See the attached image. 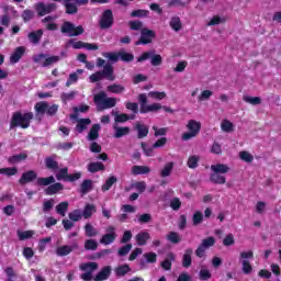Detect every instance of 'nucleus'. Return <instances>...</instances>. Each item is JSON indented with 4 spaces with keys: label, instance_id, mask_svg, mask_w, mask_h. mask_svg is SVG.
I'll use <instances>...</instances> for the list:
<instances>
[{
    "label": "nucleus",
    "instance_id": "423d86ee",
    "mask_svg": "<svg viewBox=\"0 0 281 281\" xmlns=\"http://www.w3.org/2000/svg\"><path fill=\"white\" fill-rule=\"evenodd\" d=\"M34 63H41L42 67H49L60 60L59 56H47L45 54L35 55L33 57Z\"/></svg>",
    "mask_w": 281,
    "mask_h": 281
},
{
    "label": "nucleus",
    "instance_id": "b1692460",
    "mask_svg": "<svg viewBox=\"0 0 281 281\" xmlns=\"http://www.w3.org/2000/svg\"><path fill=\"white\" fill-rule=\"evenodd\" d=\"M111 276V266L104 267L95 277V281L106 280Z\"/></svg>",
    "mask_w": 281,
    "mask_h": 281
},
{
    "label": "nucleus",
    "instance_id": "72a5a7b5",
    "mask_svg": "<svg viewBox=\"0 0 281 281\" xmlns=\"http://www.w3.org/2000/svg\"><path fill=\"white\" fill-rule=\"evenodd\" d=\"M67 210H69V203H68V202H60V203L56 206V212H57V214H59L60 216H66Z\"/></svg>",
    "mask_w": 281,
    "mask_h": 281
},
{
    "label": "nucleus",
    "instance_id": "412c9836",
    "mask_svg": "<svg viewBox=\"0 0 281 281\" xmlns=\"http://www.w3.org/2000/svg\"><path fill=\"white\" fill-rule=\"evenodd\" d=\"M36 179V171H26L22 175L20 179V183L25 184V183H31V181H34Z\"/></svg>",
    "mask_w": 281,
    "mask_h": 281
},
{
    "label": "nucleus",
    "instance_id": "4c0bfd02",
    "mask_svg": "<svg viewBox=\"0 0 281 281\" xmlns=\"http://www.w3.org/2000/svg\"><path fill=\"white\" fill-rule=\"evenodd\" d=\"M34 231H18L19 240H27L34 236Z\"/></svg>",
    "mask_w": 281,
    "mask_h": 281
},
{
    "label": "nucleus",
    "instance_id": "f8f14e48",
    "mask_svg": "<svg viewBox=\"0 0 281 281\" xmlns=\"http://www.w3.org/2000/svg\"><path fill=\"white\" fill-rule=\"evenodd\" d=\"M113 25V12L111 10H106L103 12L101 20H100V26L103 30H106V27H111Z\"/></svg>",
    "mask_w": 281,
    "mask_h": 281
},
{
    "label": "nucleus",
    "instance_id": "338daca9",
    "mask_svg": "<svg viewBox=\"0 0 281 281\" xmlns=\"http://www.w3.org/2000/svg\"><path fill=\"white\" fill-rule=\"evenodd\" d=\"M187 164L189 168H196V166H199V156L189 157Z\"/></svg>",
    "mask_w": 281,
    "mask_h": 281
},
{
    "label": "nucleus",
    "instance_id": "f704fd0d",
    "mask_svg": "<svg viewBox=\"0 0 281 281\" xmlns=\"http://www.w3.org/2000/svg\"><path fill=\"white\" fill-rule=\"evenodd\" d=\"M117 182V178L115 176H111L105 180V183L102 186L103 192H106L113 188V184Z\"/></svg>",
    "mask_w": 281,
    "mask_h": 281
},
{
    "label": "nucleus",
    "instance_id": "864d4df0",
    "mask_svg": "<svg viewBox=\"0 0 281 281\" xmlns=\"http://www.w3.org/2000/svg\"><path fill=\"white\" fill-rule=\"evenodd\" d=\"M47 109H48V105H47V102H38L35 104V111L36 113H47Z\"/></svg>",
    "mask_w": 281,
    "mask_h": 281
},
{
    "label": "nucleus",
    "instance_id": "de8ad7c7",
    "mask_svg": "<svg viewBox=\"0 0 281 281\" xmlns=\"http://www.w3.org/2000/svg\"><path fill=\"white\" fill-rule=\"evenodd\" d=\"M221 128L224 133H232V131H234V124L228 120H224L221 124Z\"/></svg>",
    "mask_w": 281,
    "mask_h": 281
},
{
    "label": "nucleus",
    "instance_id": "3c124183",
    "mask_svg": "<svg viewBox=\"0 0 281 281\" xmlns=\"http://www.w3.org/2000/svg\"><path fill=\"white\" fill-rule=\"evenodd\" d=\"M147 97L153 98V100H164V98H166V92L150 91Z\"/></svg>",
    "mask_w": 281,
    "mask_h": 281
},
{
    "label": "nucleus",
    "instance_id": "7ed1b4c3",
    "mask_svg": "<svg viewBox=\"0 0 281 281\" xmlns=\"http://www.w3.org/2000/svg\"><path fill=\"white\" fill-rule=\"evenodd\" d=\"M138 102L140 103V113H153L161 109V103L147 104L148 97L146 95V93H142L138 95Z\"/></svg>",
    "mask_w": 281,
    "mask_h": 281
},
{
    "label": "nucleus",
    "instance_id": "cd10ccee",
    "mask_svg": "<svg viewBox=\"0 0 281 281\" xmlns=\"http://www.w3.org/2000/svg\"><path fill=\"white\" fill-rule=\"evenodd\" d=\"M83 72H85V70L77 69L76 72L70 74L69 78L66 82V87H71V85H76V82H78V75L83 74Z\"/></svg>",
    "mask_w": 281,
    "mask_h": 281
},
{
    "label": "nucleus",
    "instance_id": "49530a36",
    "mask_svg": "<svg viewBox=\"0 0 281 281\" xmlns=\"http://www.w3.org/2000/svg\"><path fill=\"white\" fill-rule=\"evenodd\" d=\"M119 58H121V60H123V63H131V60H133L135 58V56H133V54H131V53L120 50Z\"/></svg>",
    "mask_w": 281,
    "mask_h": 281
},
{
    "label": "nucleus",
    "instance_id": "ea45409f",
    "mask_svg": "<svg viewBox=\"0 0 281 281\" xmlns=\"http://www.w3.org/2000/svg\"><path fill=\"white\" fill-rule=\"evenodd\" d=\"M19 170L15 167L0 168V175H5V177H14Z\"/></svg>",
    "mask_w": 281,
    "mask_h": 281
},
{
    "label": "nucleus",
    "instance_id": "aec40b11",
    "mask_svg": "<svg viewBox=\"0 0 281 281\" xmlns=\"http://www.w3.org/2000/svg\"><path fill=\"white\" fill-rule=\"evenodd\" d=\"M114 128V137L116 139H120V137H124L125 135H128V133H131V128L128 127H120L117 126V124H114L113 126Z\"/></svg>",
    "mask_w": 281,
    "mask_h": 281
},
{
    "label": "nucleus",
    "instance_id": "603ef678",
    "mask_svg": "<svg viewBox=\"0 0 281 281\" xmlns=\"http://www.w3.org/2000/svg\"><path fill=\"white\" fill-rule=\"evenodd\" d=\"M85 249L91 250V251H95V249H98V241H95V239H88L85 243Z\"/></svg>",
    "mask_w": 281,
    "mask_h": 281
},
{
    "label": "nucleus",
    "instance_id": "c03bdc74",
    "mask_svg": "<svg viewBox=\"0 0 281 281\" xmlns=\"http://www.w3.org/2000/svg\"><path fill=\"white\" fill-rule=\"evenodd\" d=\"M54 19H56V18H54V16H52V15H48V16H46V18L44 19V22L47 23V25H46V29H47V30H50V31L58 30V25L53 22Z\"/></svg>",
    "mask_w": 281,
    "mask_h": 281
},
{
    "label": "nucleus",
    "instance_id": "f257e3e1",
    "mask_svg": "<svg viewBox=\"0 0 281 281\" xmlns=\"http://www.w3.org/2000/svg\"><path fill=\"white\" fill-rule=\"evenodd\" d=\"M94 103L98 111H104L106 109H113L117 104V99L108 98L106 92L101 91L98 94H94Z\"/></svg>",
    "mask_w": 281,
    "mask_h": 281
},
{
    "label": "nucleus",
    "instance_id": "a211bd4d",
    "mask_svg": "<svg viewBox=\"0 0 281 281\" xmlns=\"http://www.w3.org/2000/svg\"><path fill=\"white\" fill-rule=\"evenodd\" d=\"M135 240L139 247H144L150 240V234L148 232H140L136 235Z\"/></svg>",
    "mask_w": 281,
    "mask_h": 281
},
{
    "label": "nucleus",
    "instance_id": "6ab92c4d",
    "mask_svg": "<svg viewBox=\"0 0 281 281\" xmlns=\"http://www.w3.org/2000/svg\"><path fill=\"white\" fill-rule=\"evenodd\" d=\"M169 25L173 32H181L183 24L181 23L180 16H172L169 21Z\"/></svg>",
    "mask_w": 281,
    "mask_h": 281
},
{
    "label": "nucleus",
    "instance_id": "4468645a",
    "mask_svg": "<svg viewBox=\"0 0 281 281\" xmlns=\"http://www.w3.org/2000/svg\"><path fill=\"white\" fill-rule=\"evenodd\" d=\"M56 10L55 3H38L37 4V12L40 16H45V14H49V12H54Z\"/></svg>",
    "mask_w": 281,
    "mask_h": 281
},
{
    "label": "nucleus",
    "instance_id": "20e7f679",
    "mask_svg": "<svg viewBox=\"0 0 281 281\" xmlns=\"http://www.w3.org/2000/svg\"><path fill=\"white\" fill-rule=\"evenodd\" d=\"M187 128L189 132H186L182 135V139L188 142V139H192V137H196L201 131V122L190 120L187 124Z\"/></svg>",
    "mask_w": 281,
    "mask_h": 281
},
{
    "label": "nucleus",
    "instance_id": "ddd939ff",
    "mask_svg": "<svg viewBox=\"0 0 281 281\" xmlns=\"http://www.w3.org/2000/svg\"><path fill=\"white\" fill-rule=\"evenodd\" d=\"M68 45H71V47H74V49H82V47H85V49H88V50L98 49V45H95V44L83 43L80 41L76 42L74 40H70L68 42Z\"/></svg>",
    "mask_w": 281,
    "mask_h": 281
},
{
    "label": "nucleus",
    "instance_id": "393cba45",
    "mask_svg": "<svg viewBox=\"0 0 281 281\" xmlns=\"http://www.w3.org/2000/svg\"><path fill=\"white\" fill-rule=\"evenodd\" d=\"M150 172V167L148 166H134L132 167V175H148Z\"/></svg>",
    "mask_w": 281,
    "mask_h": 281
},
{
    "label": "nucleus",
    "instance_id": "a18cd8bd",
    "mask_svg": "<svg viewBox=\"0 0 281 281\" xmlns=\"http://www.w3.org/2000/svg\"><path fill=\"white\" fill-rule=\"evenodd\" d=\"M85 232H86V236H88L89 238H91L93 236H98V231L95 229V227H93V225H91L89 223L86 224Z\"/></svg>",
    "mask_w": 281,
    "mask_h": 281
},
{
    "label": "nucleus",
    "instance_id": "1a4fd4ad",
    "mask_svg": "<svg viewBox=\"0 0 281 281\" xmlns=\"http://www.w3.org/2000/svg\"><path fill=\"white\" fill-rule=\"evenodd\" d=\"M61 32L68 34V36H80L85 32V29L82 26L76 27L71 22H65L61 26Z\"/></svg>",
    "mask_w": 281,
    "mask_h": 281
},
{
    "label": "nucleus",
    "instance_id": "680f3d73",
    "mask_svg": "<svg viewBox=\"0 0 281 281\" xmlns=\"http://www.w3.org/2000/svg\"><path fill=\"white\" fill-rule=\"evenodd\" d=\"M186 67H188V61L186 60L179 61L177 66L173 68V71H176V74H181L186 71Z\"/></svg>",
    "mask_w": 281,
    "mask_h": 281
},
{
    "label": "nucleus",
    "instance_id": "c9c22d12",
    "mask_svg": "<svg viewBox=\"0 0 281 281\" xmlns=\"http://www.w3.org/2000/svg\"><path fill=\"white\" fill-rule=\"evenodd\" d=\"M239 159L246 164H251L254 161V155L247 150L239 151Z\"/></svg>",
    "mask_w": 281,
    "mask_h": 281
},
{
    "label": "nucleus",
    "instance_id": "58836bf2",
    "mask_svg": "<svg viewBox=\"0 0 281 281\" xmlns=\"http://www.w3.org/2000/svg\"><path fill=\"white\" fill-rule=\"evenodd\" d=\"M52 183H56L54 176L37 179V186H52Z\"/></svg>",
    "mask_w": 281,
    "mask_h": 281
},
{
    "label": "nucleus",
    "instance_id": "5fc2aeb1",
    "mask_svg": "<svg viewBox=\"0 0 281 281\" xmlns=\"http://www.w3.org/2000/svg\"><path fill=\"white\" fill-rule=\"evenodd\" d=\"M214 94V92H212L211 90H204L201 92V94L198 97V100L200 102H205V100H210V98H212V95Z\"/></svg>",
    "mask_w": 281,
    "mask_h": 281
},
{
    "label": "nucleus",
    "instance_id": "69168bd1",
    "mask_svg": "<svg viewBox=\"0 0 281 281\" xmlns=\"http://www.w3.org/2000/svg\"><path fill=\"white\" fill-rule=\"evenodd\" d=\"M108 91H110V93H122V91H124V87L120 85H112L108 87Z\"/></svg>",
    "mask_w": 281,
    "mask_h": 281
},
{
    "label": "nucleus",
    "instance_id": "774afa93",
    "mask_svg": "<svg viewBox=\"0 0 281 281\" xmlns=\"http://www.w3.org/2000/svg\"><path fill=\"white\" fill-rule=\"evenodd\" d=\"M89 190H91V180H85L81 183V193L87 194V192H89Z\"/></svg>",
    "mask_w": 281,
    "mask_h": 281
},
{
    "label": "nucleus",
    "instance_id": "5701e85b",
    "mask_svg": "<svg viewBox=\"0 0 281 281\" xmlns=\"http://www.w3.org/2000/svg\"><path fill=\"white\" fill-rule=\"evenodd\" d=\"M172 170H175V162H167L160 170V177H162L164 179L166 177H170V175H172Z\"/></svg>",
    "mask_w": 281,
    "mask_h": 281
},
{
    "label": "nucleus",
    "instance_id": "052dcab7",
    "mask_svg": "<svg viewBox=\"0 0 281 281\" xmlns=\"http://www.w3.org/2000/svg\"><path fill=\"white\" fill-rule=\"evenodd\" d=\"M27 156L25 154H19L9 158V164H19V161H23Z\"/></svg>",
    "mask_w": 281,
    "mask_h": 281
},
{
    "label": "nucleus",
    "instance_id": "79ce46f5",
    "mask_svg": "<svg viewBox=\"0 0 281 281\" xmlns=\"http://www.w3.org/2000/svg\"><path fill=\"white\" fill-rule=\"evenodd\" d=\"M211 181H212L213 183L223 184V183H225V181H227V180H226L225 176H223V175H221V173L213 172V173L211 175Z\"/></svg>",
    "mask_w": 281,
    "mask_h": 281
},
{
    "label": "nucleus",
    "instance_id": "a19ab883",
    "mask_svg": "<svg viewBox=\"0 0 281 281\" xmlns=\"http://www.w3.org/2000/svg\"><path fill=\"white\" fill-rule=\"evenodd\" d=\"M88 170L90 172H100V170H104V164L102 162H91L88 165Z\"/></svg>",
    "mask_w": 281,
    "mask_h": 281
},
{
    "label": "nucleus",
    "instance_id": "c85d7f7f",
    "mask_svg": "<svg viewBox=\"0 0 281 281\" xmlns=\"http://www.w3.org/2000/svg\"><path fill=\"white\" fill-rule=\"evenodd\" d=\"M42 36L43 30H38L29 34V41L30 43H33V45H36L41 41Z\"/></svg>",
    "mask_w": 281,
    "mask_h": 281
},
{
    "label": "nucleus",
    "instance_id": "7c9ffc66",
    "mask_svg": "<svg viewBox=\"0 0 281 281\" xmlns=\"http://www.w3.org/2000/svg\"><path fill=\"white\" fill-rule=\"evenodd\" d=\"M137 133H138V138L142 139L144 137H147L148 135V126L145 124L137 123L135 126Z\"/></svg>",
    "mask_w": 281,
    "mask_h": 281
},
{
    "label": "nucleus",
    "instance_id": "dca6fc26",
    "mask_svg": "<svg viewBox=\"0 0 281 281\" xmlns=\"http://www.w3.org/2000/svg\"><path fill=\"white\" fill-rule=\"evenodd\" d=\"M23 54H25V47L19 46L18 48H15V50L11 55L10 63L12 65H16V63H19L21 60V58L23 57Z\"/></svg>",
    "mask_w": 281,
    "mask_h": 281
},
{
    "label": "nucleus",
    "instance_id": "e2e57ef3",
    "mask_svg": "<svg viewBox=\"0 0 281 281\" xmlns=\"http://www.w3.org/2000/svg\"><path fill=\"white\" fill-rule=\"evenodd\" d=\"M167 239L169 240V243H173L175 245H177V243L181 240V237L176 232H171L167 235Z\"/></svg>",
    "mask_w": 281,
    "mask_h": 281
},
{
    "label": "nucleus",
    "instance_id": "09e8293b",
    "mask_svg": "<svg viewBox=\"0 0 281 281\" xmlns=\"http://www.w3.org/2000/svg\"><path fill=\"white\" fill-rule=\"evenodd\" d=\"M244 101H246L248 104H252L254 106H256V104H260V102H262V99H260V97L245 95Z\"/></svg>",
    "mask_w": 281,
    "mask_h": 281
},
{
    "label": "nucleus",
    "instance_id": "13d9d810",
    "mask_svg": "<svg viewBox=\"0 0 281 281\" xmlns=\"http://www.w3.org/2000/svg\"><path fill=\"white\" fill-rule=\"evenodd\" d=\"M216 243V239H214V237H207L205 239L202 240V246L205 248V249H210V247H214Z\"/></svg>",
    "mask_w": 281,
    "mask_h": 281
},
{
    "label": "nucleus",
    "instance_id": "6e6d98bb",
    "mask_svg": "<svg viewBox=\"0 0 281 281\" xmlns=\"http://www.w3.org/2000/svg\"><path fill=\"white\" fill-rule=\"evenodd\" d=\"M68 216H69L70 221L78 222L82 218V211L75 210V211L70 212Z\"/></svg>",
    "mask_w": 281,
    "mask_h": 281
},
{
    "label": "nucleus",
    "instance_id": "a878e982",
    "mask_svg": "<svg viewBox=\"0 0 281 281\" xmlns=\"http://www.w3.org/2000/svg\"><path fill=\"white\" fill-rule=\"evenodd\" d=\"M102 72V78H106L108 80H115V77L113 76V66H111L110 64H106L103 67V71Z\"/></svg>",
    "mask_w": 281,
    "mask_h": 281
},
{
    "label": "nucleus",
    "instance_id": "0e129e2a",
    "mask_svg": "<svg viewBox=\"0 0 281 281\" xmlns=\"http://www.w3.org/2000/svg\"><path fill=\"white\" fill-rule=\"evenodd\" d=\"M235 243H236V239H234V235L233 234L226 235L224 240H223V245L225 247H232V245H234Z\"/></svg>",
    "mask_w": 281,
    "mask_h": 281
},
{
    "label": "nucleus",
    "instance_id": "473e14b6",
    "mask_svg": "<svg viewBox=\"0 0 281 281\" xmlns=\"http://www.w3.org/2000/svg\"><path fill=\"white\" fill-rule=\"evenodd\" d=\"M99 133H100V124H94L91 127L90 133L88 134V139H90V142H93V139H98Z\"/></svg>",
    "mask_w": 281,
    "mask_h": 281
},
{
    "label": "nucleus",
    "instance_id": "bb28decb",
    "mask_svg": "<svg viewBox=\"0 0 281 281\" xmlns=\"http://www.w3.org/2000/svg\"><path fill=\"white\" fill-rule=\"evenodd\" d=\"M192 265V249L189 248L184 251V255L182 257V267L188 268Z\"/></svg>",
    "mask_w": 281,
    "mask_h": 281
},
{
    "label": "nucleus",
    "instance_id": "4be33fe9",
    "mask_svg": "<svg viewBox=\"0 0 281 281\" xmlns=\"http://www.w3.org/2000/svg\"><path fill=\"white\" fill-rule=\"evenodd\" d=\"M212 172H216L217 175H225L229 172V167L223 164H216L211 166Z\"/></svg>",
    "mask_w": 281,
    "mask_h": 281
},
{
    "label": "nucleus",
    "instance_id": "2f4dec72",
    "mask_svg": "<svg viewBox=\"0 0 281 281\" xmlns=\"http://www.w3.org/2000/svg\"><path fill=\"white\" fill-rule=\"evenodd\" d=\"M95 212V205L93 204H86L83 211H82V216L83 218H91Z\"/></svg>",
    "mask_w": 281,
    "mask_h": 281
},
{
    "label": "nucleus",
    "instance_id": "c756f323",
    "mask_svg": "<svg viewBox=\"0 0 281 281\" xmlns=\"http://www.w3.org/2000/svg\"><path fill=\"white\" fill-rule=\"evenodd\" d=\"M172 260H175V254L169 252L167 255V259L161 262L162 269H166V271H170V269H172Z\"/></svg>",
    "mask_w": 281,
    "mask_h": 281
},
{
    "label": "nucleus",
    "instance_id": "9d476101",
    "mask_svg": "<svg viewBox=\"0 0 281 281\" xmlns=\"http://www.w3.org/2000/svg\"><path fill=\"white\" fill-rule=\"evenodd\" d=\"M155 36V32L143 29L140 32V38L135 43V45H148V43H153V38Z\"/></svg>",
    "mask_w": 281,
    "mask_h": 281
},
{
    "label": "nucleus",
    "instance_id": "f03ea898",
    "mask_svg": "<svg viewBox=\"0 0 281 281\" xmlns=\"http://www.w3.org/2000/svg\"><path fill=\"white\" fill-rule=\"evenodd\" d=\"M34 114L32 112L21 113L16 112L13 114L11 120V128L14 126H20L21 128H29L30 122H32Z\"/></svg>",
    "mask_w": 281,
    "mask_h": 281
},
{
    "label": "nucleus",
    "instance_id": "6e6552de",
    "mask_svg": "<svg viewBox=\"0 0 281 281\" xmlns=\"http://www.w3.org/2000/svg\"><path fill=\"white\" fill-rule=\"evenodd\" d=\"M81 271L85 273L81 274V280L89 281L93 278V272L98 269V263L95 262H87L80 266Z\"/></svg>",
    "mask_w": 281,
    "mask_h": 281
},
{
    "label": "nucleus",
    "instance_id": "bf43d9fd",
    "mask_svg": "<svg viewBox=\"0 0 281 281\" xmlns=\"http://www.w3.org/2000/svg\"><path fill=\"white\" fill-rule=\"evenodd\" d=\"M45 164L49 170H58V162L54 158H46Z\"/></svg>",
    "mask_w": 281,
    "mask_h": 281
},
{
    "label": "nucleus",
    "instance_id": "f3484780",
    "mask_svg": "<svg viewBox=\"0 0 281 281\" xmlns=\"http://www.w3.org/2000/svg\"><path fill=\"white\" fill-rule=\"evenodd\" d=\"M75 249H78V244H74L72 246H59L56 249L57 256H69Z\"/></svg>",
    "mask_w": 281,
    "mask_h": 281
},
{
    "label": "nucleus",
    "instance_id": "0eeeda50",
    "mask_svg": "<svg viewBox=\"0 0 281 281\" xmlns=\"http://www.w3.org/2000/svg\"><path fill=\"white\" fill-rule=\"evenodd\" d=\"M251 258H254V251L248 250L240 252L241 271L246 273V276L252 271L251 263L249 262V259Z\"/></svg>",
    "mask_w": 281,
    "mask_h": 281
},
{
    "label": "nucleus",
    "instance_id": "e433bc0d",
    "mask_svg": "<svg viewBox=\"0 0 281 281\" xmlns=\"http://www.w3.org/2000/svg\"><path fill=\"white\" fill-rule=\"evenodd\" d=\"M131 271V267L128 265H121L115 268V274L119 277H123Z\"/></svg>",
    "mask_w": 281,
    "mask_h": 281
},
{
    "label": "nucleus",
    "instance_id": "2eb2a0df",
    "mask_svg": "<svg viewBox=\"0 0 281 281\" xmlns=\"http://www.w3.org/2000/svg\"><path fill=\"white\" fill-rule=\"evenodd\" d=\"M64 188L65 187H63V183L60 182L53 183L45 189V194H47V196H53V194H58V192H61Z\"/></svg>",
    "mask_w": 281,
    "mask_h": 281
},
{
    "label": "nucleus",
    "instance_id": "37998d69",
    "mask_svg": "<svg viewBox=\"0 0 281 281\" xmlns=\"http://www.w3.org/2000/svg\"><path fill=\"white\" fill-rule=\"evenodd\" d=\"M89 124H91V120H89V119L79 120L77 123L78 133H82V131H85L87 128V126H89Z\"/></svg>",
    "mask_w": 281,
    "mask_h": 281
},
{
    "label": "nucleus",
    "instance_id": "39448f33",
    "mask_svg": "<svg viewBox=\"0 0 281 281\" xmlns=\"http://www.w3.org/2000/svg\"><path fill=\"white\" fill-rule=\"evenodd\" d=\"M80 177H82V173H80V172H75V173L69 175V169H67V168L60 169L56 175L57 181L74 182V181H78V179H80Z\"/></svg>",
    "mask_w": 281,
    "mask_h": 281
},
{
    "label": "nucleus",
    "instance_id": "4d7b16f0",
    "mask_svg": "<svg viewBox=\"0 0 281 281\" xmlns=\"http://www.w3.org/2000/svg\"><path fill=\"white\" fill-rule=\"evenodd\" d=\"M102 56L110 59L112 63L120 60V53H102Z\"/></svg>",
    "mask_w": 281,
    "mask_h": 281
},
{
    "label": "nucleus",
    "instance_id": "9b49d317",
    "mask_svg": "<svg viewBox=\"0 0 281 281\" xmlns=\"http://www.w3.org/2000/svg\"><path fill=\"white\" fill-rule=\"evenodd\" d=\"M105 235L102 236L100 239L101 245H111L112 243H115V238L117 235L115 234V227L114 226H109L106 228Z\"/></svg>",
    "mask_w": 281,
    "mask_h": 281
},
{
    "label": "nucleus",
    "instance_id": "8fccbe9b",
    "mask_svg": "<svg viewBox=\"0 0 281 281\" xmlns=\"http://www.w3.org/2000/svg\"><path fill=\"white\" fill-rule=\"evenodd\" d=\"M192 221H193V225H201V223H203V213L201 211H195L193 213V217H192Z\"/></svg>",
    "mask_w": 281,
    "mask_h": 281
}]
</instances>
